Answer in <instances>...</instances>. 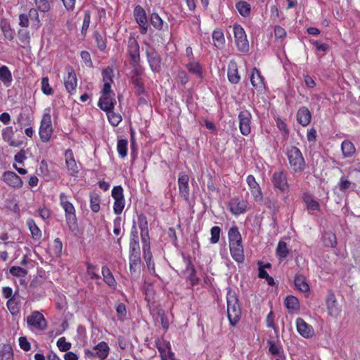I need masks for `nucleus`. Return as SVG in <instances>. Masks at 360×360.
I'll return each instance as SVG.
<instances>
[{
	"instance_id": "obj_15",
	"label": "nucleus",
	"mask_w": 360,
	"mask_h": 360,
	"mask_svg": "<svg viewBox=\"0 0 360 360\" xmlns=\"http://www.w3.org/2000/svg\"><path fill=\"white\" fill-rule=\"evenodd\" d=\"M127 53L129 56V63L141 61L140 46L135 37L130 36L127 41Z\"/></svg>"
},
{
	"instance_id": "obj_34",
	"label": "nucleus",
	"mask_w": 360,
	"mask_h": 360,
	"mask_svg": "<svg viewBox=\"0 0 360 360\" xmlns=\"http://www.w3.org/2000/svg\"><path fill=\"white\" fill-rule=\"evenodd\" d=\"M129 271L131 274L140 273L141 257V254L129 255Z\"/></svg>"
},
{
	"instance_id": "obj_28",
	"label": "nucleus",
	"mask_w": 360,
	"mask_h": 360,
	"mask_svg": "<svg viewBox=\"0 0 360 360\" xmlns=\"http://www.w3.org/2000/svg\"><path fill=\"white\" fill-rule=\"evenodd\" d=\"M230 253L232 258L238 263H243L245 259L243 243L229 245Z\"/></svg>"
},
{
	"instance_id": "obj_58",
	"label": "nucleus",
	"mask_w": 360,
	"mask_h": 360,
	"mask_svg": "<svg viewBox=\"0 0 360 360\" xmlns=\"http://www.w3.org/2000/svg\"><path fill=\"white\" fill-rule=\"evenodd\" d=\"M85 264L86 266V273L90 276V278L91 279L99 278L100 276L98 273V267L88 262H86Z\"/></svg>"
},
{
	"instance_id": "obj_26",
	"label": "nucleus",
	"mask_w": 360,
	"mask_h": 360,
	"mask_svg": "<svg viewBox=\"0 0 360 360\" xmlns=\"http://www.w3.org/2000/svg\"><path fill=\"white\" fill-rule=\"evenodd\" d=\"M2 139L8 143L11 147H20L22 144V141L14 139V131L13 127H7L3 129L1 132Z\"/></svg>"
},
{
	"instance_id": "obj_1",
	"label": "nucleus",
	"mask_w": 360,
	"mask_h": 360,
	"mask_svg": "<svg viewBox=\"0 0 360 360\" xmlns=\"http://www.w3.org/2000/svg\"><path fill=\"white\" fill-rule=\"evenodd\" d=\"M289 169L295 174H301L304 171L307 164L301 150L296 146H290L285 153Z\"/></svg>"
},
{
	"instance_id": "obj_59",
	"label": "nucleus",
	"mask_w": 360,
	"mask_h": 360,
	"mask_svg": "<svg viewBox=\"0 0 360 360\" xmlns=\"http://www.w3.org/2000/svg\"><path fill=\"white\" fill-rule=\"evenodd\" d=\"M221 231V230L219 226H215L211 228V237L210 238V242L211 244H216L219 241Z\"/></svg>"
},
{
	"instance_id": "obj_23",
	"label": "nucleus",
	"mask_w": 360,
	"mask_h": 360,
	"mask_svg": "<svg viewBox=\"0 0 360 360\" xmlns=\"http://www.w3.org/2000/svg\"><path fill=\"white\" fill-rule=\"evenodd\" d=\"M229 210L234 216L244 214L248 210V201L243 199H233L229 203Z\"/></svg>"
},
{
	"instance_id": "obj_45",
	"label": "nucleus",
	"mask_w": 360,
	"mask_h": 360,
	"mask_svg": "<svg viewBox=\"0 0 360 360\" xmlns=\"http://www.w3.org/2000/svg\"><path fill=\"white\" fill-rule=\"evenodd\" d=\"M236 8L243 17H248L251 13V6L245 1H240L236 4Z\"/></svg>"
},
{
	"instance_id": "obj_35",
	"label": "nucleus",
	"mask_w": 360,
	"mask_h": 360,
	"mask_svg": "<svg viewBox=\"0 0 360 360\" xmlns=\"http://www.w3.org/2000/svg\"><path fill=\"white\" fill-rule=\"evenodd\" d=\"M214 46L218 49H222L225 45V37L222 30L215 29L212 34Z\"/></svg>"
},
{
	"instance_id": "obj_64",
	"label": "nucleus",
	"mask_w": 360,
	"mask_h": 360,
	"mask_svg": "<svg viewBox=\"0 0 360 360\" xmlns=\"http://www.w3.org/2000/svg\"><path fill=\"white\" fill-rule=\"evenodd\" d=\"M10 273L14 276L25 277L27 271L22 267L13 266L10 268Z\"/></svg>"
},
{
	"instance_id": "obj_22",
	"label": "nucleus",
	"mask_w": 360,
	"mask_h": 360,
	"mask_svg": "<svg viewBox=\"0 0 360 360\" xmlns=\"http://www.w3.org/2000/svg\"><path fill=\"white\" fill-rule=\"evenodd\" d=\"M137 224L141 231V242L150 241L148 229V222L146 216L141 213L137 216Z\"/></svg>"
},
{
	"instance_id": "obj_32",
	"label": "nucleus",
	"mask_w": 360,
	"mask_h": 360,
	"mask_svg": "<svg viewBox=\"0 0 360 360\" xmlns=\"http://www.w3.org/2000/svg\"><path fill=\"white\" fill-rule=\"evenodd\" d=\"M6 306L12 316H17L20 311L21 300L16 294H14L13 297H10L7 301Z\"/></svg>"
},
{
	"instance_id": "obj_18",
	"label": "nucleus",
	"mask_w": 360,
	"mask_h": 360,
	"mask_svg": "<svg viewBox=\"0 0 360 360\" xmlns=\"http://www.w3.org/2000/svg\"><path fill=\"white\" fill-rule=\"evenodd\" d=\"M247 184L251 192L254 200L256 202H261L263 200V194L259 184L257 182L255 176L249 174L246 178Z\"/></svg>"
},
{
	"instance_id": "obj_14",
	"label": "nucleus",
	"mask_w": 360,
	"mask_h": 360,
	"mask_svg": "<svg viewBox=\"0 0 360 360\" xmlns=\"http://www.w3.org/2000/svg\"><path fill=\"white\" fill-rule=\"evenodd\" d=\"M134 18L139 26L140 33L146 34L148 32V19L145 9L140 5H136L134 9Z\"/></svg>"
},
{
	"instance_id": "obj_48",
	"label": "nucleus",
	"mask_w": 360,
	"mask_h": 360,
	"mask_svg": "<svg viewBox=\"0 0 360 360\" xmlns=\"http://www.w3.org/2000/svg\"><path fill=\"white\" fill-rule=\"evenodd\" d=\"M0 360H13V352L11 345H4L1 348Z\"/></svg>"
},
{
	"instance_id": "obj_39",
	"label": "nucleus",
	"mask_w": 360,
	"mask_h": 360,
	"mask_svg": "<svg viewBox=\"0 0 360 360\" xmlns=\"http://www.w3.org/2000/svg\"><path fill=\"white\" fill-rule=\"evenodd\" d=\"M284 304L288 310L291 313L300 309L299 300L293 295H288L285 299Z\"/></svg>"
},
{
	"instance_id": "obj_3",
	"label": "nucleus",
	"mask_w": 360,
	"mask_h": 360,
	"mask_svg": "<svg viewBox=\"0 0 360 360\" xmlns=\"http://www.w3.org/2000/svg\"><path fill=\"white\" fill-rule=\"evenodd\" d=\"M40 139L44 143L50 141L53 134V127L51 115V109L46 108L44 111L39 129Z\"/></svg>"
},
{
	"instance_id": "obj_2",
	"label": "nucleus",
	"mask_w": 360,
	"mask_h": 360,
	"mask_svg": "<svg viewBox=\"0 0 360 360\" xmlns=\"http://www.w3.org/2000/svg\"><path fill=\"white\" fill-rule=\"evenodd\" d=\"M227 316L229 323L235 326L240 319L241 308L236 292L229 288L226 292Z\"/></svg>"
},
{
	"instance_id": "obj_60",
	"label": "nucleus",
	"mask_w": 360,
	"mask_h": 360,
	"mask_svg": "<svg viewBox=\"0 0 360 360\" xmlns=\"http://www.w3.org/2000/svg\"><path fill=\"white\" fill-rule=\"evenodd\" d=\"M129 64L132 68V77H141L143 75L144 69L141 65V61L136 63L130 62Z\"/></svg>"
},
{
	"instance_id": "obj_37",
	"label": "nucleus",
	"mask_w": 360,
	"mask_h": 360,
	"mask_svg": "<svg viewBox=\"0 0 360 360\" xmlns=\"http://www.w3.org/2000/svg\"><path fill=\"white\" fill-rule=\"evenodd\" d=\"M229 81L233 84H238L240 80V76L238 74L237 65L236 63H231L229 65L227 71Z\"/></svg>"
},
{
	"instance_id": "obj_10",
	"label": "nucleus",
	"mask_w": 360,
	"mask_h": 360,
	"mask_svg": "<svg viewBox=\"0 0 360 360\" xmlns=\"http://www.w3.org/2000/svg\"><path fill=\"white\" fill-rule=\"evenodd\" d=\"M27 324L29 328L37 330H44L47 328V321L44 316L39 311H33L27 317Z\"/></svg>"
},
{
	"instance_id": "obj_17",
	"label": "nucleus",
	"mask_w": 360,
	"mask_h": 360,
	"mask_svg": "<svg viewBox=\"0 0 360 360\" xmlns=\"http://www.w3.org/2000/svg\"><path fill=\"white\" fill-rule=\"evenodd\" d=\"M189 176L185 172H180L178 176V186L179 195L185 200H188L190 188L188 185Z\"/></svg>"
},
{
	"instance_id": "obj_19",
	"label": "nucleus",
	"mask_w": 360,
	"mask_h": 360,
	"mask_svg": "<svg viewBox=\"0 0 360 360\" xmlns=\"http://www.w3.org/2000/svg\"><path fill=\"white\" fill-rule=\"evenodd\" d=\"M64 157L65 165L70 175L77 176L79 174V168L75 159L73 151L71 149L66 150L64 153Z\"/></svg>"
},
{
	"instance_id": "obj_24",
	"label": "nucleus",
	"mask_w": 360,
	"mask_h": 360,
	"mask_svg": "<svg viewBox=\"0 0 360 360\" xmlns=\"http://www.w3.org/2000/svg\"><path fill=\"white\" fill-rule=\"evenodd\" d=\"M250 82L257 91H263L265 89L264 77L257 68H253L252 70Z\"/></svg>"
},
{
	"instance_id": "obj_27",
	"label": "nucleus",
	"mask_w": 360,
	"mask_h": 360,
	"mask_svg": "<svg viewBox=\"0 0 360 360\" xmlns=\"http://www.w3.org/2000/svg\"><path fill=\"white\" fill-rule=\"evenodd\" d=\"M267 345L269 346V352L272 356H276V360H285V357L281 343L276 342L272 340H269L267 341Z\"/></svg>"
},
{
	"instance_id": "obj_43",
	"label": "nucleus",
	"mask_w": 360,
	"mask_h": 360,
	"mask_svg": "<svg viewBox=\"0 0 360 360\" xmlns=\"http://www.w3.org/2000/svg\"><path fill=\"white\" fill-rule=\"evenodd\" d=\"M341 149L342 155L345 158H350L353 156L356 152V148L354 144L348 140H345L341 144Z\"/></svg>"
},
{
	"instance_id": "obj_50",
	"label": "nucleus",
	"mask_w": 360,
	"mask_h": 360,
	"mask_svg": "<svg viewBox=\"0 0 360 360\" xmlns=\"http://www.w3.org/2000/svg\"><path fill=\"white\" fill-rule=\"evenodd\" d=\"M323 242L325 246L335 248L337 245V239L335 233L326 232L323 235Z\"/></svg>"
},
{
	"instance_id": "obj_5",
	"label": "nucleus",
	"mask_w": 360,
	"mask_h": 360,
	"mask_svg": "<svg viewBox=\"0 0 360 360\" xmlns=\"http://www.w3.org/2000/svg\"><path fill=\"white\" fill-rule=\"evenodd\" d=\"M110 347L105 341H101L94 346L93 349H84V356L89 359L96 358L98 360H105L110 354Z\"/></svg>"
},
{
	"instance_id": "obj_62",
	"label": "nucleus",
	"mask_w": 360,
	"mask_h": 360,
	"mask_svg": "<svg viewBox=\"0 0 360 360\" xmlns=\"http://www.w3.org/2000/svg\"><path fill=\"white\" fill-rule=\"evenodd\" d=\"M56 345L60 352H68L72 347V344L69 342H67L65 337L60 338L57 340Z\"/></svg>"
},
{
	"instance_id": "obj_57",
	"label": "nucleus",
	"mask_w": 360,
	"mask_h": 360,
	"mask_svg": "<svg viewBox=\"0 0 360 360\" xmlns=\"http://www.w3.org/2000/svg\"><path fill=\"white\" fill-rule=\"evenodd\" d=\"M109 122L114 127H117L122 121L120 115L115 113L113 110L106 111Z\"/></svg>"
},
{
	"instance_id": "obj_25",
	"label": "nucleus",
	"mask_w": 360,
	"mask_h": 360,
	"mask_svg": "<svg viewBox=\"0 0 360 360\" xmlns=\"http://www.w3.org/2000/svg\"><path fill=\"white\" fill-rule=\"evenodd\" d=\"M3 181L9 186L20 188L23 185L22 179L14 172L6 171L3 174Z\"/></svg>"
},
{
	"instance_id": "obj_8",
	"label": "nucleus",
	"mask_w": 360,
	"mask_h": 360,
	"mask_svg": "<svg viewBox=\"0 0 360 360\" xmlns=\"http://www.w3.org/2000/svg\"><path fill=\"white\" fill-rule=\"evenodd\" d=\"M63 83L65 90L70 94L73 95L76 93L77 78L75 69L70 65H68L65 68Z\"/></svg>"
},
{
	"instance_id": "obj_49",
	"label": "nucleus",
	"mask_w": 360,
	"mask_h": 360,
	"mask_svg": "<svg viewBox=\"0 0 360 360\" xmlns=\"http://www.w3.org/2000/svg\"><path fill=\"white\" fill-rule=\"evenodd\" d=\"M303 201L306 203L307 210L316 211L320 210V205L319 202L313 199L309 194H304Z\"/></svg>"
},
{
	"instance_id": "obj_44",
	"label": "nucleus",
	"mask_w": 360,
	"mask_h": 360,
	"mask_svg": "<svg viewBox=\"0 0 360 360\" xmlns=\"http://www.w3.org/2000/svg\"><path fill=\"white\" fill-rule=\"evenodd\" d=\"M50 251L52 255L59 258L63 253V243L60 238H56L50 245Z\"/></svg>"
},
{
	"instance_id": "obj_20",
	"label": "nucleus",
	"mask_w": 360,
	"mask_h": 360,
	"mask_svg": "<svg viewBox=\"0 0 360 360\" xmlns=\"http://www.w3.org/2000/svg\"><path fill=\"white\" fill-rule=\"evenodd\" d=\"M146 57L150 70L153 72H159L161 69V58L158 53L154 49H151L146 51Z\"/></svg>"
},
{
	"instance_id": "obj_54",
	"label": "nucleus",
	"mask_w": 360,
	"mask_h": 360,
	"mask_svg": "<svg viewBox=\"0 0 360 360\" xmlns=\"http://www.w3.org/2000/svg\"><path fill=\"white\" fill-rule=\"evenodd\" d=\"M94 37L98 49L103 51L107 47V39L105 37H103L98 32L94 33Z\"/></svg>"
},
{
	"instance_id": "obj_16",
	"label": "nucleus",
	"mask_w": 360,
	"mask_h": 360,
	"mask_svg": "<svg viewBox=\"0 0 360 360\" xmlns=\"http://www.w3.org/2000/svg\"><path fill=\"white\" fill-rule=\"evenodd\" d=\"M295 323L297 331L302 337L310 339L315 335V331L312 326L307 323L302 318H297Z\"/></svg>"
},
{
	"instance_id": "obj_6",
	"label": "nucleus",
	"mask_w": 360,
	"mask_h": 360,
	"mask_svg": "<svg viewBox=\"0 0 360 360\" xmlns=\"http://www.w3.org/2000/svg\"><path fill=\"white\" fill-rule=\"evenodd\" d=\"M233 31L238 50L242 53H247L249 51V42L245 30L240 25L234 24Z\"/></svg>"
},
{
	"instance_id": "obj_29",
	"label": "nucleus",
	"mask_w": 360,
	"mask_h": 360,
	"mask_svg": "<svg viewBox=\"0 0 360 360\" xmlns=\"http://www.w3.org/2000/svg\"><path fill=\"white\" fill-rule=\"evenodd\" d=\"M116 101L112 95H102L100 98L98 105L103 111L113 110Z\"/></svg>"
},
{
	"instance_id": "obj_42",
	"label": "nucleus",
	"mask_w": 360,
	"mask_h": 360,
	"mask_svg": "<svg viewBox=\"0 0 360 360\" xmlns=\"http://www.w3.org/2000/svg\"><path fill=\"white\" fill-rule=\"evenodd\" d=\"M229 243H242V237L237 226L231 227L228 232Z\"/></svg>"
},
{
	"instance_id": "obj_30",
	"label": "nucleus",
	"mask_w": 360,
	"mask_h": 360,
	"mask_svg": "<svg viewBox=\"0 0 360 360\" xmlns=\"http://www.w3.org/2000/svg\"><path fill=\"white\" fill-rule=\"evenodd\" d=\"M296 118L299 124H300L303 127H306L311 122V114L308 108L302 106L298 109L296 115Z\"/></svg>"
},
{
	"instance_id": "obj_12",
	"label": "nucleus",
	"mask_w": 360,
	"mask_h": 360,
	"mask_svg": "<svg viewBox=\"0 0 360 360\" xmlns=\"http://www.w3.org/2000/svg\"><path fill=\"white\" fill-rule=\"evenodd\" d=\"M155 344L159 352L160 360H176L175 354L172 351L171 344L169 341L164 339H157Z\"/></svg>"
},
{
	"instance_id": "obj_36",
	"label": "nucleus",
	"mask_w": 360,
	"mask_h": 360,
	"mask_svg": "<svg viewBox=\"0 0 360 360\" xmlns=\"http://www.w3.org/2000/svg\"><path fill=\"white\" fill-rule=\"evenodd\" d=\"M0 81L6 87L10 86L12 84V74L6 65H2L0 67Z\"/></svg>"
},
{
	"instance_id": "obj_7",
	"label": "nucleus",
	"mask_w": 360,
	"mask_h": 360,
	"mask_svg": "<svg viewBox=\"0 0 360 360\" xmlns=\"http://www.w3.org/2000/svg\"><path fill=\"white\" fill-rule=\"evenodd\" d=\"M182 257L184 263L186 264V267L183 271V273L186 275V280L189 281L191 287H194L198 285L200 281V278L197 276L195 267L189 255H186L183 253Z\"/></svg>"
},
{
	"instance_id": "obj_38",
	"label": "nucleus",
	"mask_w": 360,
	"mask_h": 360,
	"mask_svg": "<svg viewBox=\"0 0 360 360\" xmlns=\"http://www.w3.org/2000/svg\"><path fill=\"white\" fill-rule=\"evenodd\" d=\"M102 275L103 277V281L110 288H115L117 286V282L114 278V276L110 269L103 266L102 267Z\"/></svg>"
},
{
	"instance_id": "obj_46",
	"label": "nucleus",
	"mask_w": 360,
	"mask_h": 360,
	"mask_svg": "<svg viewBox=\"0 0 360 360\" xmlns=\"http://www.w3.org/2000/svg\"><path fill=\"white\" fill-rule=\"evenodd\" d=\"M117 150L120 158H125L128 154L127 139H118L117 143Z\"/></svg>"
},
{
	"instance_id": "obj_21",
	"label": "nucleus",
	"mask_w": 360,
	"mask_h": 360,
	"mask_svg": "<svg viewBox=\"0 0 360 360\" xmlns=\"http://www.w3.org/2000/svg\"><path fill=\"white\" fill-rule=\"evenodd\" d=\"M326 304L328 314L331 316L337 317L340 312V309L338 307L335 295L331 290L328 292Z\"/></svg>"
},
{
	"instance_id": "obj_13",
	"label": "nucleus",
	"mask_w": 360,
	"mask_h": 360,
	"mask_svg": "<svg viewBox=\"0 0 360 360\" xmlns=\"http://www.w3.org/2000/svg\"><path fill=\"white\" fill-rule=\"evenodd\" d=\"M239 129L243 136H248L251 133L252 114L246 109H243L238 114Z\"/></svg>"
},
{
	"instance_id": "obj_56",
	"label": "nucleus",
	"mask_w": 360,
	"mask_h": 360,
	"mask_svg": "<svg viewBox=\"0 0 360 360\" xmlns=\"http://www.w3.org/2000/svg\"><path fill=\"white\" fill-rule=\"evenodd\" d=\"M113 69L112 66H108L102 71L103 83H113Z\"/></svg>"
},
{
	"instance_id": "obj_11",
	"label": "nucleus",
	"mask_w": 360,
	"mask_h": 360,
	"mask_svg": "<svg viewBox=\"0 0 360 360\" xmlns=\"http://www.w3.org/2000/svg\"><path fill=\"white\" fill-rule=\"evenodd\" d=\"M111 195L114 199V213L117 215H119L122 212L125 207V200L124 197L123 188L121 186H114L111 191Z\"/></svg>"
},
{
	"instance_id": "obj_41",
	"label": "nucleus",
	"mask_w": 360,
	"mask_h": 360,
	"mask_svg": "<svg viewBox=\"0 0 360 360\" xmlns=\"http://www.w3.org/2000/svg\"><path fill=\"white\" fill-rule=\"evenodd\" d=\"M188 71L199 78H202L203 70L201 65L198 62L191 61L186 65Z\"/></svg>"
},
{
	"instance_id": "obj_51",
	"label": "nucleus",
	"mask_w": 360,
	"mask_h": 360,
	"mask_svg": "<svg viewBox=\"0 0 360 360\" xmlns=\"http://www.w3.org/2000/svg\"><path fill=\"white\" fill-rule=\"evenodd\" d=\"M101 198L96 193H91L90 194V208L94 213H97L100 210Z\"/></svg>"
},
{
	"instance_id": "obj_33",
	"label": "nucleus",
	"mask_w": 360,
	"mask_h": 360,
	"mask_svg": "<svg viewBox=\"0 0 360 360\" xmlns=\"http://www.w3.org/2000/svg\"><path fill=\"white\" fill-rule=\"evenodd\" d=\"M26 225L31 233L32 238L34 241H40L42 238V233L41 229L36 224L34 220L31 218L27 219Z\"/></svg>"
},
{
	"instance_id": "obj_52",
	"label": "nucleus",
	"mask_w": 360,
	"mask_h": 360,
	"mask_svg": "<svg viewBox=\"0 0 360 360\" xmlns=\"http://www.w3.org/2000/svg\"><path fill=\"white\" fill-rule=\"evenodd\" d=\"M276 252V256L279 259L286 258L289 254V250L288 248L286 243L284 241L280 240L278 243Z\"/></svg>"
},
{
	"instance_id": "obj_47",
	"label": "nucleus",
	"mask_w": 360,
	"mask_h": 360,
	"mask_svg": "<svg viewBox=\"0 0 360 360\" xmlns=\"http://www.w3.org/2000/svg\"><path fill=\"white\" fill-rule=\"evenodd\" d=\"M150 22L153 27L158 31L163 30L165 22L158 13H153L150 15Z\"/></svg>"
},
{
	"instance_id": "obj_53",
	"label": "nucleus",
	"mask_w": 360,
	"mask_h": 360,
	"mask_svg": "<svg viewBox=\"0 0 360 360\" xmlns=\"http://www.w3.org/2000/svg\"><path fill=\"white\" fill-rule=\"evenodd\" d=\"M41 90L46 96H51L54 93L53 89L51 86L49 79L47 76L41 78Z\"/></svg>"
},
{
	"instance_id": "obj_31",
	"label": "nucleus",
	"mask_w": 360,
	"mask_h": 360,
	"mask_svg": "<svg viewBox=\"0 0 360 360\" xmlns=\"http://www.w3.org/2000/svg\"><path fill=\"white\" fill-rule=\"evenodd\" d=\"M294 284L297 290L303 293L309 294L310 291L309 285L304 275L296 274L294 278Z\"/></svg>"
},
{
	"instance_id": "obj_63",
	"label": "nucleus",
	"mask_w": 360,
	"mask_h": 360,
	"mask_svg": "<svg viewBox=\"0 0 360 360\" xmlns=\"http://www.w3.org/2000/svg\"><path fill=\"white\" fill-rule=\"evenodd\" d=\"M37 8L43 13H46L50 10L51 6L48 0H33Z\"/></svg>"
},
{
	"instance_id": "obj_61",
	"label": "nucleus",
	"mask_w": 360,
	"mask_h": 360,
	"mask_svg": "<svg viewBox=\"0 0 360 360\" xmlns=\"http://www.w3.org/2000/svg\"><path fill=\"white\" fill-rule=\"evenodd\" d=\"M142 250L145 262L153 259V254L150 250V241L142 242Z\"/></svg>"
},
{
	"instance_id": "obj_9",
	"label": "nucleus",
	"mask_w": 360,
	"mask_h": 360,
	"mask_svg": "<svg viewBox=\"0 0 360 360\" xmlns=\"http://www.w3.org/2000/svg\"><path fill=\"white\" fill-rule=\"evenodd\" d=\"M271 181L274 189H277L281 193H288L289 191L290 185L288 182L286 172L284 170L282 169L274 172Z\"/></svg>"
},
{
	"instance_id": "obj_4",
	"label": "nucleus",
	"mask_w": 360,
	"mask_h": 360,
	"mask_svg": "<svg viewBox=\"0 0 360 360\" xmlns=\"http://www.w3.org/2000/svg\"><path fill=\"white\" fill-rule=\"evenodd\" d=\"M59 199L60 205L65 211L66 222L69 227L77 225L76 210L72 203L68 200V195L65 193H60Z\"/></svg>"
},
{
	"instance_id": "obj_55",
	"label": "nucleus",
	"mask_w": 360,
	"mask_h": 360,
	"mask_svg": "<svg viewBox=\"0 0 360 360\" xmlns=\"http://www.w3.org/2000/svg\"><path fill=\"white\" fill-rule=\"evenodd\" d=\"M18 37L20 43L22 44V46L25 47L30 42V34L27 30L20 29L18 31Z\"/></svg>"
},
{
	"instance_id": "obj_40",
	"label": "nucleus",
	"mask_w": 360,
	"mask_h": 360,
	"mask_svg": "<svg viewBox=\"0 0 360 360\" xmlns=\"http://www.w3.org/2000/svg\"><path fill=\"white\" fill-rule=\"evenodd\" d=\"M0 29L5 39L12 41L15 37V32L11 28V25L6 20H1L0 22Z\"/></svg>"
}]
</instances>
